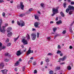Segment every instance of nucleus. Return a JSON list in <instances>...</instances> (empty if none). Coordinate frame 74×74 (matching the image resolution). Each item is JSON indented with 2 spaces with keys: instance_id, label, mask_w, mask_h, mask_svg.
Instances as JSON below:
<instances>
[{
  "instance_id": "13d9d810",
  "label": "nucleus",
  "mask_w": 74,
  "mask_h": 74,
  "mask_svg": "<svg viewBox=\"0 0 74 74\" xmlns=\"http://www.w3.org/2000/svg\"><path fill=\"white\" fill-rule=\"evenodd\" d=\"M53 14H52V16H53L54 15H55V14H56L55 13V12H53Z\"/></svg>"
},
{
  "instance_id": "69168bd1",
  "label": "nucleus",
  "mask_w": 74,
  "mask_h": 74,
  "mask_svg": "<svg viewBox=\"0 0 74 74\" xmlns=\"http://www.w3.org/2000/svg\"><path fill=\"white\" fill-rule=\"evenodd\" d=\"M71 67H73V64L72 63L71 64Z\"/></svg>"
},
{
  "instance_id": "052dcab7",
  "label": "nucleus",
  "mask_w": 74,
  "mask_h": 74,
  "mask_svg": "<svg viewBox=\"0 0 74 74\" xmlns=\"http://www.w3.org/2000/svg\"><path fill=\"white\" fill-rule=\"evenodd\" d=\"M5 48V47L4 46V47H3L2 48L1 47V49H4V48Z\"/></svg>"
},
{
  "instance_id": "423d86ee",
  "label": "nucleus",
  "mask_w": 74,
  "mask_h": 74,
  "mask_svg": "<svg viewBox=\"0 0 74 74\" xmlns=\"http://www.w3.org/2000/svg\"><path fill=\"white\" fill-rule=\"evenodd\" d=\"M20 7H21V9L22 10H24V5H23V2H20Z\"/></svg>"
},
{
  "instance_id": "c756f323",
  "label": "nucleus",
  "mask_w": 74,
  "mask_h": 74,
  "mask_svg": "<svg viewBox=\"0 0 74 74\" xmlns=\"http://www.w3.org/2000/svg\"><path fill=\"white\" fill-rule=\"evenodd\" d=\"M20 16L23 17L24 16H25V14H21L20 15Z\"/></svg>"
},
{
  "instance_id": "c85d7f7f",
  "label": "nucleus",
  "mask_w": 74,
  "mask_h": 74,
  "mask_svg": "<svg viewBox=\"0 0 74 74\" xmlns=\"http://www.w3.org/2000/svg\"><path fill=\"white\" fill-rule=\"evenodd\" d=\"M73 11L71 10L69 11V15H71L72 14H73L72 13H73Z\"/></svg>"
},
{
  "instance_id": "5fc2aeb1",
  "label": "nucleus",
  "mask_w": 74,
  "mask_h": 74,
  "mask_svg": "<svg viewBox=\"0 0 74 74\" xmlns=\"http://www.w3.org/2000/svg\"><path fill=\"white\" fill-rule=\"evenodd\" d=\"M74 22L73 21L72 23H71V25H70V26H71L72 25H73L74 24Z\"/></svg>"
},
{
  "instance_id": "49530a36",
  "label": "nucleus",
  "mask_w": 74,
  "mask_h": 74,
  "mask_svg": "<svg viewBox=\"0 0 74 74\" xmlns=\"http://www.w3.org/2000/svg\"><path fill=\"white\" fill-rule=\"evenodd\" d=\"M66 32V31L65 30L63 31L62 32V33L63 34H64Z\"/></svg>"
},
{
  "instance_id": "a211bd4d",
  "label": "nucleus",
  "mask_w": 74,
  "mask_h": 74,
  "mask_svg": "<svg viewBox=\"0 0 74 74\" xmlns=\"http://www.w3.org/2000/svg\"><path fill=\"white\" fill-rule=\"evenodd\" d=\"M67 69L68 70H71V67L69 65L67 66Z\"/></svg>"
},
{
  "instance_id": "2eb2a0df",
  "label": "nucleus",
  "mask_w": 74,
  "mask_h": 74,
  "mask_svg": "<svg viewBox=\"0 0 74 74\" xmlns=\"http://www.w3.org/2000/svg\"><path fill=\"white\" fill-rule=\"evenodd\" d=\"M12 30V28L11 27H9L7 29V31L8 32H10Z\"/></svg>"
},
{
  "instance_id": "f8f14e48",
  "label": "nucleus",
  "mask_w": 74,
  "mask_h": 74,
  "mask_svg": "<svg viewBox=\"0 0 74 74\" xmlns=\"http://www.w3.org/2000/svg\"><path fill=\"white\" fill-rule=\"evenodd\" d=\"M66 56H64L62 58H60L59 60H62V61H64V60H65V59H66Z\"/></svg>"
},
{
  "instance_id": "4c0bfd02",
  "label": "nucleus",
  "mask_w": 74,
  "mask_h": 74,
  "mask_svg": "<svg viewBox=\"0 0 74 74\" xmlns=\"http://www.w3.org/2000/svg\"><path fill=\"white\" fill-rule=\"evenodd\" d=\"M47 39L48 41H50V40H51V37H47Z\"/></svg>"
},
{
  "instance_id": "5701e85b",
  "label": "nucleus",
  "mask_w": 74,
  "mask_h": 74,
  "mask_svg": "<svg viewBox=\"0 0 74 74\" xmlns=\"http://www.w3.org/2000/svg\"><path fill=\"white\" fill-rule=\"evenodd\" d=\"M62 49V47L59 45H58V49Z\"/></svg>"
},
{
  "instance_id": "1a4fd4ad",
  "label": "nucleus",
  "mask_w": 74,
  "mask_h": 74,
  "mask_svg": "<svg viewBox=\"0 0 74 74\" xmlns=\"http://www.w3.org/2000/svg\"><path fill=\"white\" fill-rule=\"evenodd\" d=\"M5 66V64H4V63H1L0 64V69H2V68H3L4 66Z\"/></svg>"
},
{
  "instance_id": "ea45409f",
  "label": "nucleus",
  "mask_w": 74,
  "mask_h": 74,
  "mask_svg": "<svg viewBox=\"0 0 74 74\" xmlns=\"http://www.w3.org/2000/svg\"><path fill=\"white\" fill-rule=\"evenodd\" d=\"M5 56H8V53H6L5 54Z\"/></svg>"
},
{
  "instance_id": "58836bf2",
  "label": "nucleus",
  "mask_w": 74,
  "mask_h": 74,
  "mask_svg": "<svg viewBox=\"0 0 74 74\" xmlns=\"http://www.w3.org/2000/svg\"><path fill=\"white\" fill-rule=\"evenodd\" d=\"M32 10H33V8H30V9H29V12H31V11H32Z\"/></svg>"
},
{
  "instance_id": "e2e57ef3",
  "label": "nucleus",
  "mask_w": 74,
  "mask_h": 74,
  "mask_svg": "<svg viewBox=\"0 0 74 74\" xmlns=\"http://www.w3.org/2000/svg\"><path fill=\"white\" fill-rule=\"evenodd\" d=\"M60 56H63V53H61V54H60Z\"/></svg>"
},
{
  "instance_id": "680f3d73",
  "label": "nucleus",
  "mask_w": 74,
  "mask_h": 74,
  "mask_svg": "<svg viewBox=\"0 0 74 74\" xmlns=\"http://www.w3.org/2000/svg\"><path fill=\"white\" fill-rule=\"evenodd\" d=\"M2 46V43L1 42H0V47H1Z\"/></svg>"
},
{
  "instance_id": "7c9ffc66",
  "label": "nucleus",
  "mask_w": 74,
  "mask_h": 74,
  "mask_svg": "<svg viewBox=\"0 0 74 74\" xmlns=\"http://www.w3.org/2000/svg\"><path fill=\"white\" fill-rule=\"evenodd\" d=\"M45 59L46 62H49V60L48 58H46Z\"/></svg>"
},
{
  "instance_id": "f257e3e1",
  "label": "nucleus",
  "mask_w": 74,
  "mask_h": 74,
  "mask_svg": "<svg viewBox=\"0 0 74 74\" xmlns=\"http://www.w3.org/2000/svg\"><path fill=\"white\" fill-rule=\"evenodd\" d=\"M17 25H18V26H20V25H21V27L24 26H25V22H24V21H23L22 20L20 21V22L19 21H17Z\"/></svg>"
},
{
  "instance_id": "4d7b16f0",
  "label": "nucleus",
  "mask_w": 74,
  "mask_h": 74,
  "mask_svg": "<svg viewBox=\"0 0 74 74\" xmlns=\"http://www.w3.org/2000/svg\"><path fill=\"white\" fill-rule=\"evenodd\" d=\"M69 48L70 49H72V48H73V47H72L71 46H70L69 47Z\"/></svg>"
},
{
  "instance_id": "bf43d9fd",
  "label": "nucleus",
  "mask_w": 74,
  "mask_h": 74,
  "mask_svg": "<svg viewBox=\"0 0 74 74\" xmlns=\"http://www.w3.org/2000/svg\"><path fill=\"white\" fill-rule=\"evenodd\" d=\"M36 64V62H34L33 63V65H35Z\"/></svg>"
},
{
  "instance_id": "0eeeda50",
  "label": "nucleus",
  "mask_w": 74,
  "mask_h": 74,
  "mask_svg": "<svg viewBox=\"0 0 74 74\" xmlns=\"http://www.w3.org/2000/svg\"><path fill=\"white\" fill-rule=\"evenodd\" d=\"M22 53L21 52V50H19L17 51L16 55L18 56H20L21 55Z\"/></svg>"
},
{
  "instance_id": "a878e982",
  "label": "nucleus",
  "mask_w": 74,
  "mask_h": 74,
  "mask_svg": "<svg viewBox=\"0 0 74 74\" xmlns=\"http://www.w3.org/2000/svg\"><path fill=\"white\" fill-rule=\"evenodd\" d=\"M35 19H38V16L35 15Z\"/></svg>"
},
{
  "instance_id": "aec40b11",
  "label": "nucleus",
  "mask_w": 74,
  "mask_h": 74,
  "mask_svg": "<svg viewBox=\"0 0 74 74\" xmlns=\"http://www.w3.org/2000/svg\"><path fill=\"white\" fill-rule=\"evenodd\" d=\"M18 65H19V61H17L16 62L14 66H18Z\"/></svg>"
},
{
  "instance_id": "a18cd8bd",
  "label": "nucleus",
  "mask_w": 74,
  "mask_h": 74,
  "mask_svg": "<svg viewBox=\"0 0 74 74\" xmlns=\"http://www.w3.org/2000/svg\"><path fill=\"white\" fill-rule=\"evenodd\" d=\"M56 69L57 70H60V67H56Z\"/></svg>"
},
{
  "instance_id": "603ef678",
  "label": "nucleus",
  "mask_w": 74,
  "mask_h": 74,
  "mask_svg": "<svg viewBox=\"0 0 74 74\" xmlns=\"http://www.w3.org/2000/svg\"><path fill=\"white\" fill-rule=\"evenodd\" d=\"M9 42V39H7L6 41V42Z\"/></svg>"
},
{
  "instance_id": "20e7f679",
  "label": "nucleus",
  "mask_w": 74,
  "mask_h": 74,
  "mask_svg": "<svg viewBox=\"0 0 74 74\" xmlns=\"http://www.w3.org/2000/svg\"><path fill=\"white\" fill-rule=\"evenodd\" d=\"M32 39V40H35L36 38V35L34 34H31Z\"/></svg>"
},
{
  "instance_id": "2f4dec72",
  "label": "nucleus",
  "mask_w": 74,
  "mask_h": 74,
  "mask_svg": "<svg viewBox=\"0 0 74 74\" xmlns=\"http://www.w3.org/2000/svg\"><path fill=\"white\" fill-rule=\"evenodd\" d=\"M63 6H64V8H66V3H64Z\"/></svg>"
},
{
  "instance_id": "774afa93",
  "label": "nucleus",
  "mask_w": 74,
  "mask_h": 74,
  "mask_svg": "<svg viewBox=\"0 0 74 74\" xmlns=\"http://www.w3.org/2000/svg\"><path fill=\"white\" fill-rule=\"evenodd\" d=\"M42 64H43V62L42 61L40 63V64H41V65H42Z\"/></svg>"
},
{
  "instance_id": "6e6552de",
  "label": "nucleus",
  "mask_w": 74,
  "mask_h": 74,
  "mask_svg": "<svg viewBox=\"0 0 74 74\" xmlns=\"http://www.w3.org/2000/svg\"><path fill=\"white\" fill-rule=\"evenodd\" d=\"M39 25V23H38V22H36L34 23V26L36 28L39 27V26H38Z\"/></svg>"
},
{
  "instance_id": "72a5a7b5",
  "label": "nucleus",
  "mask_w": 74,
  "mask_h": 74,
  "mask_svg": "<svg viewBox=\"0 0 74 74\" xmlns=\"http://www.w3.org/2000/svg\"><path fill=\"white\" fill-rule=\"evenodd\" d=\"M49 74H53V72L52 71H49Z\"/></svg>"
},
{
  "instance_id": "393cba45",
  "label": "nucleus",
  "mask_w": 74,
  "mask_h": 74,
  "mask_svg": "<svg viewBox=\"0 0 74 74\" xmlns=\"http://www.w3.org/2000/svg\"><path fill=\"white\" fill-rule=\"evenodd\" d=\"M11 43H9L7 45V47H10V46H11Z\"/></svg>"
},
{
  "instance_id": "09e8293b",
  "label": "nucleus",
  "mask_w": 74,
  "mask_h": 74,
  "mask_svg": "<svg viewBox=\"0 0 74 74\" xmlns=\"http://www.w3.org/2000/svg\"><path fill=\"white\" fill-rule=\"evenodd\" d=\"M4 1L3 0H0V3H4Z\"/></svg>"
},
{
  "instance_id": "dca6fc26",
  "label": "nucleus",
  "mask_w": 74,
  "mask_h": 74,
  "mask_svg": "<svg viewBox=\"0 0 74 74\" xmlns=\"http://www.w3.org/2000/svg\"><path fill=\"white\" fill-rule=\"evenodd\" d=\"M60 14L61 16H62V17H64V14L63 12H60Z\"/></svg>"
},
{
  "instance_id": "f3484780",
  "label": "nucleus",
  "mask_w": 74,
  "mask_h": 74,
  "mask_svg": "<svg viewBox=\"0 0 74 74\" xmlns=\"http://www.w3.org/2000/svg\"><path fill=\"white\" fill-rule=\"evenodd\" d=\"M12 33L11 32L8 34V37H11V36H12Z\"/></svg>"
},
{
  "instance_id": "4be33fe9",
  "label": "nucleus",
  "mask_w": 74,
  "mask_h": 74,
  "mask_svg": "<svg viewBox=\"0 0 74 74\" xmlns=\"http://www.w3.org/2000/svg\"><path fill=\"white\" fill-rule=\"evenodd\" d=\"M69 32L71 33H73V31H72V28H71V27L69 28Z\"/></svg>"
},
{
  "instance_id": "79ce46f5",
  "label": "nucleus",
  "mask_w": 74,
  "mask_h": 74,
  "mask_svg": "<svg viewBox=\"0 0 74 74\" xmlns=\"http://www.w3.org/2000/svg\"><path fill=\"white\" fill-rule=\"evenodd\" d=\"M47 55L48 56H51V55H52V53H49Z\"/></svg>"
},
{
  "instance_id": "4468645a",
  "label": "nucleus",
  "mask_w": 74,
  "mask_h": 74,
  "mask_svg": "<svg viewBox=\"0 0 74 74\" xmlns=\"http://www.w3.org/2000/svg\"><path fill=\"white\" fill-rule=\"evenodd\" d=\"M56 23L57 25H59L62 24V21L61 20H60L59 21L56 22Z\"/></svg>"
},
{
  "instance_id": "39448f33",
  "label": "nucleus",
  "mask_w": 74,
  "mask_h": 74,
  "mask_svg": "<svg viewBox=\"0 0 74 74\" xmlns=\"http://www.w3.org/2000/svg\"><path fill=\"white\" fill-rule=\"evenodd\" d=\"M5 26H2V29L1 28H0V31L2 33H4L5 32Z\"/></svg>"
},
{
  "instance_id": "9d476101",
  "label": "nucleus",
  "mask_w": 74,
  "mask_h": 74,
  "mask_svg": "<svg viewBox=\"0 0 74 74\" xmlns=\"http://www.w3.org/2000/svg\"><path fill=\"white\" fill-rule=\"evenodd\" d=\"M52 12L54 13H58V10L57 9L53 8Z\"/></svg>"
},
{
  "instance_id": "37998d69",
  "label": "nucleus",
  "mask_w": 74,
  "mask_h": 74,
  "mask_svg": "<svg viewBox=\"0 0 74 74\" xmlns=\"http://www.w3.org/2000/svg\"><path fill=\"white\" fill-rule=\"evenodd\" d=\"M39 34H40L38 32H37V38H39Z\"/></svg>"
},
{
  "instance_id": "864d4df0",
  "label": "nucleus",
  "mask_w": 74,
  "mask_h": 74,
  "mask_svg": "<svg viewBox=\"0 0 74 74\" xmlns=\"http://www.w3.org/2000/svg\"><path fill=\"white\" fill-rule=\"evenodd\" d=\"M5 27H6V26H8V23H5Z\"/></svg>"
},
{
  "instance_id": "338daca9",
  "label": "nucleus",
  "mask_w": 74,
  "mask_h": 74,
  "mask_svg": "<svg viewBox=\"0 0 74 74\" xmlns=\"http://www.w3.org/2000/svg\"><path fill=\"white\" fill-rule=\"evenodd\" d=\"M32 31H36V29L34 28H32Z\"/></svg>"
},
{
  "instance_id": "6e6d98bb",
  "label": "nucleus",
  "mask_w": 74,
  "mask_h": 74,
  "mask_svg": "<svg viewBox=\"0 0 74 74\" xmlns=\"http://www.w3.org/2000/svg\"><path fill=\"white\" fill-rule=\"evenodd\" d=\"M65 64V62H64L60 63V64Z\"/></svg>"
},
{
  "instance_id": "b1692460",
  "label": "nucleus",
  "mask_w": 74,
  "mask_h": 74,
  "mask_svg": "<svg viewBox=\"0 0 74 74\" xmlns=\"http://www.w3.org/2000/svg\"><path fill=\"white\" fill-rule=\"evenodd\" d=\"M2 15L3 17L4 18V17H5V13L4 12H3L2 14Z\"/></svg>"
},
{
  "instance_id": "c03bdc74",
  "label": "nucleus",
  "mask_w": 74,
  "mask_h": 74,
  "mask_svg": "<svg viewBox=\"0 0 74 74\" xmlns=\"http://www.w3.org/2000/svg\"><path fill=\"white\" fill-rule=\"evenodd\" d=\"M71 5H74V1H71Z\"/></svg>"
},
{
  "instance_id": "ddd939ff",
  "label": "nucleus",
  "mask_w": 74,
  "mask_h": 74,
  "mask_svg": "<svg viewBox=\"0 0 74 74\" xmlns=\"http://www.w3.org/2000/svg\"><path fill=\"white\" fill-rule=\"evenodd\" d=\"M1 71L2 72L3 74H7V71H8V70L4 69V70H2Z\"/></svg>"
},
{
  "instance_id": "f03ea898",
  "label": "nucleus",
  "mask_w": 74,
  "mask_h": 74,
  "mask_svg": "<svg viewBox=\"0 0 74 74\" xmlns=\"http://www.w3.org/2000/svg\"><path fill=\"white\" fill-rule=\"evenodd\" d=\"M33 53V50L32 51L31 50V47H29V49L27 51V56H29V54H30V53Z\"/></svg>"
},
{
  "instance_id": "412c9836",
  "label": "nucleus",
  "mask_w": 74,
  "mask_h": 74,
  "mask_svg": "<svg viewBox=\"0 0 74 74\" xmlns=\"http://www.w3.org/2000/svg\"><path fill=\"white\" fill-rule=\"evenodd\" d=\"M19 36H18L17 38H14V41H16V40H17L19 38Z\"/></svg>"
},
{
  "instance_id": "bb28decb",
  "label": "nucleus",
  "mask_w": 74,
  "mask_h": 74,
  "mask_svg": "<svg viewBox=\"0 0 74 74\" xmlns=\"http://www.w3.org/2000/svg\"><path fill=\"white\" fill-rule=\"evenodd\" d=\"M53 32H56V30H57V28L56 27L54 28L53 29Z\"/></svg>"
},
{
  "instance_id": "f704fd0d",
  "label": "nucleus",
  "mask_w": 74,
  "mask_h": 74,
  "mask_svg": "<svg viewBox=\"0 0 74 74\" xmlns=\"http://www.w3.org/2000/svg\"><path fill=\"white\" fill-rule=\"evenodd\" d=\"M60 36V34H57L54 36H55V37L56 38V37H58V36Z\"/></svg>"
},
{
  "instance_id": "e433bc0d",
  "label": "nucleus",
  "mask_w": 74,
  "mask_h": 74,
  "mask_svg": "<svg viewBox=\"0 0 74 74\" xmlns=\"http://www.w3.org/2000/svg\"><path fill=\"white\" fill-rule=\"evenodd\" d=\"M70 10V9L69 8H67L66 10V12H67V13H68V12L69 11V10Z\"/></svg>"
},
{
  "instance_id": "c9c22d12",
  "label": "nucleus",
  "mask_w": 74,
  "mask_h": 74,
  "mask_svg": "<svg viewBox=\"0 0 74 74\" xmlns=\"http://www.w3.org/2000/svg\"><path fill=\"white\" fill-rule=\"evenodd\" d=\"M62 52L59 50H58L57 52V54H59L60 53Z\"/></svg>"
},
{
  "instance_id": "6ab92c4d",
  "label": "nucleus",
  "mask_w": 74,
  "mask_h": 74,
  "mask_svg": "<svg viewBox=\"0 0 74 74\" xmlns=\"http://www.w3.org/2000/svg\"><path fill=\"white\" fill-rule=\"evenodd\" d=\"M27 40H30V35H29V34H27Z\"/></svg>"
},
{
  "instance_id": "473e14b6",
  "label": "nucleus",
  "mask_w": 74,
  "mask_h": 74,
  "mask_svg": "<svg viewBox=\"0 0 74 74\" xmlns=\"http://www.w3.org/2000/svg\"><path fill=\"white\" fill-rule=\"evenodd\" d=\"M3 23V21H2V19H0V25H2V23Z\"/></svg>"
},
{
  "instance_id": "0e129e2a",
  "label": "nucleus",
  "mask_w": 74,
  "mask_h": 74,
  "mask_svg": "<svg viewBox=\"0 0 74 74\" xmlns=\"http://www.w3.org/2000/svg\"><path fill=\"white\" fill-rule=\"evenodd\" d=\"M53 21H51L50 23V24H51V23H53Z\"/></svg>"
},
{
  "instance_id": "a19ab883",
  "label": "nucleus",
  "mask_w": 74,
  "mask_h": 74,
  "mask_svg": "<svg viewBox=\"0 0 74 74\" xmlns=\"http://www.w3.org/2000/svg\"><path fill=\"white\" fill-rule=\"evenodd\" d=\"M25 70V66H24L23 67V71H24Z\"/></svg>"
},
{
  "instance_id": "cd10ccee",
  "label": "nucleus",
  "mask_w": 74,
  "mask_h": 74,
  "mask_svg": "<svg viewBox=\"0 0 74 74\" xmlns=\"http://www.w3.org/2000/svg\"><path fill=\"white\" fill-rule=\"evenodd\" d=\"M44 3H41L40 4V6H41L42 7L44 8Z\"/></svg>"
},
{
  "instance_id": "de8ad7c7",
  "label": "nucleus",
  "mask_w": 74,
  "mask_h": 74,
  "mask_svg": "<svg viewBox=\"0 0 74 74\" xmlns=\"http://www.w3.org/2000/svg\"><path fill=\"white\" fill-rule=\"evenodd\" d=\"M5 62H8V61H9V59H5Z\"/></svg>"
},
{
  "instance_id": "8fccbe9b",
  "label": "nucleus",
  "mask_w": 74,
  "mask_h": 74,
  "mask_svg": "<svg viewBox=\"0 0 74 74\" xmlns=\"http://www.w3.org/2000/svg\"><path fill=\"white\" fill-rule=\"evenodd\" d=\"M37 73V70H35L34 71V73L36 74V73Z\"/></svg>"
},
{
  "instance_id": "3c124183",
  "label": "nucleus",
  "mask_w": 74,
  "mask_h": 74,
  "mask_svg": "<svg viewBox=\"0 0 74 74\" xmlns=\"http://www.w3.org/2000/svg\"><path fill=\"white\" fill-rule=\"evenodd\" d=\"M30 12H29V11H28L26 12V14H29Z\"/></svg>"
},
{
  "instance_id": "9b49d317",
  "label": "nucleus",
  "mask_w": 74,
  "mask_h": 74,
  "mask_svg": "<svg viewBox=\"0 0 74 74\" xmlns=\"http://www.w3.org/2000/svg\"><path fill=\"white\" fill-rule=\"evenodd\" d=\"M68 8L70 10H74V7L73 6H71V5H69L68 6Z\"/></svg>"
},
{
  "instance_id": "7ed1b4c3",
  "label": "nucleus",
  "mask_w": 74,
  "mask_h": 74,
  "mask_svg": "<svg viewBox=\"0 0 74 74\" xmlns=\"http://www.w3.org/2000/svg\"><path fill=\"white\" fill-rule=\"evenodd\" d=\"M22 42L23 43V45H27L28 44V42L27 40H25V38H23L22 40Z\"/></svg>"
}]
</instances>
